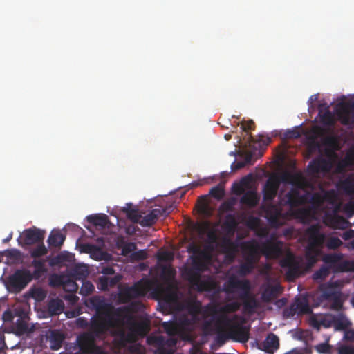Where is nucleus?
<instances>
[{"instance_id":"nucleus-1","label":"nucleus","mask_w":354,"mask_h":354,"mask_svg":"<svg viewBox=\"0 0 354 354\" xmlns=\"http://www.w3.org/2000/svg\"><path fill=\"white\" fill-rule=\"evenodd\" d=\"M189 252H192L190 257L191 263L185 266L181 275L189 282L192 290L198 292L209 291L212 288L210 281L202 280L201 274L208 269L212 256L205 250H201L197 246H190Z\"/></svg>"},{"instance_id":"nucleus-2","label":"nucleus","mask_w":354,"mask_h":354,"mask_svg":"<svg viewBox=\"0 0 354 354\" xmlns=\"http://www.w3.org/2000/svg\"><path fill=\"white\" fill-rule=\"evenodd\" d=\"M138 305L137 303H132L127 306L118 308L115 312V316L120 318V321H118L119 325L129 326V331L120 327L116 332L119 344L122 346L133 343L138 335H144L149 331V323L147 321L136 322L132 315V313L138 310Z\"/></svg>"},{"instance_id":"nucleus-3","label":"nucleus","mask_w":354,"mask_h":354,"mask_svg":"<svg viewBox=\"0 0 354 354\" xmlns=\"http://www.w3.org/2000/svg\"><path fill=\"white\" fill-rule=\"evenodd\" d=\"M118 322H120V318L117 317L115 319L111 315L92 320L89 332L77 337L79 350L87 354H105L100 346L95 345V338L105 333L109 328L119 324Z\"/></svg>"},{"instance_id":"nucleus-4","label":"nucleus","mask_w":354,"mask_h":354,"mask_svg":"<svg viewBox=\"0 0 354 354\" xmlns=\"http://www.w3.org/2000/svg\"><path fill=\"white\" fill-rule=\"evenodd\" d=\"M306 237L307 246L304 257L311 265L317 261V258L324 243L329 250H336L342 245V241L338 237L330 236L326 239L324 233L321 232L320 226L318 224L312 225L306 229Z\"/></svg>"},{"instance_id":"nucleus-5","label":"nucleus","mask_w":354,"mask_h":354,"mask_svg":"<svg viewBox=\"0 0 354 354\" xmlns=\"http://www.w3.org/2000/svg\"><path fill=\"white\" fill-rule=\"evenodd\" d=\"M240 290L238 299L241 301L243 312L248 315H252L259 306L256 296L251 292L250 282L247 280H240L234 277H230L227 282L225 292L235 293Z\"/></svg>"},{"instance_id":"nucleus-6","label":"nucleus","mask_w":354,"mask_h":354,"mask_svg":"<svg viewBox=\"0 0 354 354\" xmlns=\"http://www.w3.org/2000/svg\"><path fill=\"white\" fill-rule=\"evenodd\" d=\"M244 262L240 264L236 272L241 277H246L251 273L259 259V245L254 240L245 242L244 245Z\"/></svg>"},{"instance_id":"nucleus-7","label":"nucleus","mask_w":354,"mask_h":354,"mask_svg":"<svg viewBox=\"0 0 354 354\" xmlns=\"http://www.w3.org/2000/svg\"><path fill=\"white\" fill-rule=\"evenodd\" d=\"M320 298L323 301H331L330 308L339 311L343 306V295L338 281L323 283L319 286Z\"/></svg>"},{"instance_id":"nucleus-8","label":"nucleus","mask_w":354,"mask_h":354,"mask_svg":"<svg viewBox=\"0 0 354 354\" xmlns=\"http://www.w3.org/2000/svg\"><path fill=\"white\" fill-rule=\"evenodd\" d=\"M150 287L149 281L141 279L132 286H126L119 290L118 298L121 304H127L129 301L144 297Z\"/></svg>"},{"instance_id":"nucleus-9","label":"nucleus","mask_w":354,"mask_h":354,"mask_svg":"<svg viewBox=\"0 0 354 354\" xmlns=\"http://www.w3.org/2000/svg\"><path fill=\"white\" fill-rule=\"evenodd\" d=\"M31 272L25 269L17 270L6 281V287L12 292H19L32 281Z\"/></svg>"},{"instance_id":"nucleus-10","label":"nucleus","mask_w":354,"mask_h":354,"mask_svg":"<svg viewBox=\"0 0 354 354\" xmlns=\"http://www.w3.org/2000/svg\"><path fill=\"white\" fill-rule=\"evenodd\" d=\"M280 266L286 269V277L288 281H292L302 274L301 261L290 252L281 259Z\"/></svg>"},{"instance_id":"nucleus-11","label":"nucleus","mask_w":354,"mask_h":354,"mask_svg":"<svg viewBox=\"0 0 354 354\" xmlns=\"http://www.w3.org/2000/svg\"><path fill=\"white\" fill-rule=\"evenodd\" d=\"M259 254L262 253L268 258L277 259L283 254V243L270 239L259 244Z\"/></svg>"},{"instance_id":"nucleus-12","label":"nucleus","mask_w":354,"mask_h":354,"mask_svg":"<svg viewBox=\"0 0 354 354\" xmlns=\"http://www.w3.org/2000/svg\"><path fill=\"white\" fill-rule=\"evenodd\" d=\"M184 307L185 309L188 311V314H187V315L198 317V315L201 314L202 306L201 301L198 300H188L185 302ZM216 313V308L210 305L205 306V309H203L202 312L203 317H207L208 314L214 315Z\"/></svg>"},{"instance_id":"nucleus-13","label":"nucleus","mask_w":354,"mask_h":354,"mask_svg":"<svg viewBox=\"0 0 354 354\" xmlns=\"http://www.w3.org/2000/svg\"><path fill=\"white\" fill-rule=\"evenodd\" d=\"M280 204L297 207L305 203V195H302L299 187H292L284 196H279Z\"/></svg>"},{"instance_id":"nucleus-14","label":"nucleus","mask_w":354,"mask_h":354,"mask_svg":"<svg viewBox=\"0 0 354 354\" xmlns=\"http://www.w3.org/2000/svg\"><path fill=\"white\" fill-rule=\"evenodd\" d=\"M338 207L334 212L326 215L325 223L328 227L333 229L345 230L351 227V223L347 219L337 214Z\"/></svg>"},{"instance_id":"nucleus-15","label":"nucleus","mask_w":354,"mask_h":354,"mask_svg":"<svg viewBox=\"0 0 354 354\" xmlns=\"http://www.w3.org/2000/svg\"><path fill=\"white\" fill-rule=\"evenodd\" d=\"M21 238L23 244L26 245L42 243L44 238V232L33 227L24 230Z\"/></svg>"},{"instance_id":"nucleus-16","label":"nucleus","mask_w":354,"mask_h":354,"mask_svg":"<svg viewBox=\"0 0 354 354\" xmlns=\"http://www.w3.org/2000/svg\"><path fill=\"white\" fill-rule=\"evenodd\" d=\"M169 213L168 208H156L149 212V214L142 217L140 225L143 227H150L155 223L158 218L162 216H167Z\"/></svg>"},{"instance_id":"nucleus-17","label":"nucleus","mask_w":354,"mask_h":354,"mask_svg":"<svg viewBox=\"0 0 354 354\" xmlns=\"http://www.w3.org/2000/svg\"><path fill=\"white\" fill-rule=\"evenodd\" d=\"M227 334L230 338L234 341L245 343L249 338V330L245 326L241 325L238 322L234 326H231L227 330Z\"/></svg>"},{"instance_id":"nucleus-18","label":"nucleus","mask_w":354,"mask_h":354,"mask_svg":"<svg viewBox=\"0 0 354 354\" xmlns=\"http://www.w3.org/2000/svg\"><path fill=\"white\" fill-rule=\"evenodd\" d=\"M279 181L277 178L269 177L263 189V200L265 201H273L279 192Z\"/></svg>"},{"instance_id":"nucleus-19","label":"nucleus","mask_w":354,"mask_h":354,"mask_svg":"<svg viewBox=\"0 0 354 354\" xmlns=\"http://www.w3.org/2000/svg\"><path fill=\"white\" fill-rule=\"evenodd\" d=\"M175 322L181 331H191L198 322V317L183 314L176 317Z\"/></svg>"},{"instance_id":"nucleus-20","label":"nucleus","mask_w":354,"mask_h":354,"mask_svg":"<svg viewBox=\"0 0 354 354\" xmlns=\"http://www.w3.org/2000/svg\"><path fill=\"white\" fill-rule=\"evenodd\" d=\"M319 116L320 122L325 126L333 127L335 124V115L329 109L326 104H320L319 106Z\"/></svg>"},{"instance_id":"nucleus-21","label":"nucleus","mask_w":354,"mask_h":354,"mask_svg":"<svg viewBox=\"0 0 354 354\" xmlns=\"http://www.w3.org/2000/svg\"><path fill=\"white\" fill-rule=\"evenodd\" d=\"M328 162L324 158H315L308 165V172L313 174L321 171H326L328 170Z\"/></svg>"},{"instance_id":"nucleus-22","label":"nucleus","mask_w":354,"mask_h":354,"mask_svg":"<svg viewBox=\"0 0 354 354\" xmlns=\"http://www.w3.org/2000/svg\"><path fill=\"white\" fill-rule=\"evenodd\" d=\"M239 321H243V318L239 315H234L230 318L226 314H222L216 319V326L218 330H222L223 326L228 330L231 326L235 325Z\"/></svg>"},{"instance_id":"nucleus-23","label":"nucleus","mask_w":354,"mask_h":354,"mask_svg":"<svg viewBox=\"0 0 354 354\" xmlns=\"http://www.w3.org/2000/svg\"><path fill=\"white\" fill-rule=\"evenodd\" d=\"M291 310L295 311V313L300 315H306L312 313V310L309 306L308 300L305 297H298L291 306Z\"/></svg>"},{"instance_id":"nucleus-24","label":"nucleus","mask_w":354,"mask_h":354,"mask_svg":"<svg viewBox=\"0 0 354 354\" xmlns=\"http://www.w3.org/2000/svg\"><path fill=\"white\" fill-rule=\"evenodd\" d=\"M259 201V197L257 192L254 190H250L243 194L240 199V203L248 207L253 208L256 207Z\"/></svg>"},{"instance_id":"nucleus-25","label":"nucleus","mask_w":354,"mask_h":354,"mask_svg":"<svg viewBox=\"0 0 354 354\" xmlns=\"http://www.w3.org/2000/svg\"><path fill=\"white\" fill-rule=\"evenodd\" d=\"M122 277L120 275H116L112 277H100L98 279V288L102 291L108 290L109 288L113 287L120 281Z\"/></svg>"},{"instance_id":"nucleus-26","label":"nucleus","mask_w":354,"mask_h":354,"mask_svg":"<svg viewBox=\"0 0 354 354\" xmlns=\"http://www.w3.org/2000/svg\"><path fill=\"white\" fill-rule=\"evenodd\" d=\"M64 310V302L59 299H51L48 304V311L50 316L59 315Z\"/></svg>"},{"instance_id":"nucleus-27","label":"nucleus","mask_w":354,"mask_h":354,"mask_svg":"<svg viewBox=\"0 0 354 354\" xmlns=\"http://www.w3.org/2000/svg\"><path fill=\"white\" fill-rule=\"evenodd\" d=\"M32 266L34 267V271L31 273L32 279L38 280L48 272L45 261L43 260L34 259L32 261Z\"/></svg>"},{"instance_id":"nucleus-28","label":"nucleus","mask_w":354,"mask_h":354,"mask_svg":"<svg viewBox=\"0 0 354 354\" xmlns=\"http://www.w3.org/2000/svg\"><path fill=\"white\" fill-rule=\"evenodd\" d=\"M279 347V339L274 333H270L264 342V350L269 353H273Z\"/></svg>"},{"instance_id":"nucleus-29","label":"nucleus","mask_w":354,"mask_h":354,"mask_svg":"<svg viewBox=\"0 0 354 354\" xmlns=\"http://www.w3.org/2000/svg\"><path fill=\"white\" fill-rule=\"evenodd\" d=\"M64 336L59 330L50 332L49 336L50 348L51 350L57 351L62 346Z\"/></svg>"},{"instance_id":"nucleus-30","label":"nucleus","mask_w":354,"mask_h":354,"mask_svg":"<svg viewBox=\"0 0 354 354\" xmlns=\"http://www.w3.org/2000/svg\"><path fill=\"white\" fill-rule=\"evenodd\" d=\"M88 275V267L77 265L71 270V276L75 280L84 281Z\"/></svg>"},{"instance_id":"nucleus-31","label":"nucleus","mask_w":354,"mask_h":354,"mask_svg":"<svg viewBox=\"0 0 354 354\" xmlns=\"http://www.w3.org/2000/svg\"><path fill=\"white\" fill-rule=\"evenodd\" d=\"M66 236L59 232L52 231L48 236V243L50 247L59 248L64 243Z\"/></svg>"},{"instance_id":"nucleus-32","label":"nucleus","mask_w":354,"mask_h":354,"mask_svg":"<svg viewBox=\"0 0 354 354\" xmlns=\"http://www.w3.org/2000/svg\"><path fill=\"white\" fill-rule=\"evenodd\" d=\"M281 292V287L279 285L270 286L263 290L262 298L263 301H270L275 298Z\"/></svg>"},{"instance_id":"nucleus-33","label":"nucleus","mask_w":354,"mask_h":354,"mask_svg":"<svg viewBox=\"0 0 354 354\" xmlns=\"http://www.w3.org/2000/svg\"><path fill=\"white\" fill-rule=\"evenodd\" d=\"M87 221L95 226L104 227L109 223V218L106 214H93L88 216Z\"/></svg>"},{"instance_id":"nucleus-34","label":"nucleus","mask_w":354,"mask_h":354,"mask_svg":"<svg viewBox=\"0 0 354 354\" xmlns=\"http://www.w3.org/2000/svg\"><path fill=\"white\" fill-rule=\"evenodd\" d=\"M243 158H244V160L243 161H239V162H234L231 165V171L233 172H235L236 171H239V169L243 168L245 166H246L248 164H252V152H245L242 155Z\"/></svg>"},{"instance_id":"nucleus-35","label":"nucleus","mask_w":354,"mask_h":354,"mask_svg":"<svg viewBox=\"0 0 354 354\" xmlns=\"http://www.w3.org/2000/svg\"><path fill=\"white\" fill-rule=\"evenodd\" d=\"M24 316L26 315H21L15 322V330L17 335H25L29 331L27 322L23 319Z\"/></svg>"},{"instance_id":"nucleus-36","label":"nucleus","mask_w":354,"mask_h":354,"mask_svg":"<svg viewBox=\"0 0 354 354\" xmlns=\"http://www.w3.org/2000/svg\"><path fill=\"white\" fill-rule=\"evenodd\" d=\"M342 259V254H328L323 257V261L328 265L326 266L333 268L335 266V265L341 261Z\"/></svg>"},{"instance_id":"nucleus-37","label":"nucleus","mask_w":354,"mask_h":354,"mask_svg":"<svg viewBox=\"0 0 354 354\" xmlns=\"http://www.w3.org/2000/svg\"><path fill=\"white\" fill-rule=\"evenodd\" d=\"M241 304L237 301H231L221 306L218 309V312L222 314H227L235 313L240 310ZM218 312V310H217Z\"/></svg>"},{"instance_id":"nucleus-38","label":"nucleus","mask_w":354,"mask_h":354,"mask_svg":"<svg viewBox=\"0 0 354 354\" xmlns=\"http://www.w3.org/2000/svg\"><path fill=\"white\" fill-rule=\"evenodd\" d=\"M336 331H345L351 326V322L344 317H337L333 320Z\"/></svg>"},{"instance_id":"nucleus-39","label":"nucleus","mask_w":354,"mask_h":354,"mask_svg":"<svg viewBox=\"0 0 354 354\" xmlns=\"http://www.w3.org/2000/svg\"><path fill=\"white\" fill-rule=\"evenodd\" d=\"M331 268L327 266H322L315 271L313 278L315 281H324L328 277Z\"/></svg>"},{"instance_id":"nucleus-40","label":"nucleus","mask_w":354,"mask_h":354,"mask_svg":"<svg viewBox=\"0 0 354 354\" xmlns=\"http://www.w3.org/2000/svg\"><path fill=\"white\" fill-rule=\"evenodd\" d=\"M21 315H26V313L23 310H6L3 313V319L5 322H13V320L15 317H19Z\"/></svg>"},{"instance_id":"nucleus-41","label":"nucleus","mask_w":354,"mask_h":354,"mask_svg":"<svg viewBox=\"0 0 354 354\" xmlns=\"http://www.w3.org/2000/svg\"><path fill=\"white\" fill-rule=\"evenodd\" d=\"M91 306L95 309L97 312L102 311L106 309V304L105 301L98 296L93 297L90 299Z\"/></svg>"},{"instance_id":"nucleus-42","label":"nucleus","mask_w":354,"mask_h":354,"mask_svg":"<svg viewBox=\"0 0 354 354\" xmlns=\"http://www.w3.org/2000/svg\"><path fill=\"white\" fill-rule=\"evenodd\" d=\"M330 339L325 342L315 345L314 348L319 354H333V346L329 344Z\"/></svg>"},{"instance_id":"nucleus-43","label":"nucleus","mask_w":354,"mask_h":354,"mask_svg":"<svg viewBox=\"0 0 354 354\" xmlns=\"http://www.w3.org/2000/svg\"><path fill=\"white\" fill-rule=\"evenodd\" d=\"M162 326L164 330H165L169 335H176L181 331L176 321L164 322Z\"/></svg>"},{"instance_id":"nucleus-44","label":"nucleus","mask_w":354,"mask_h":354,"mask_svg":"<svg viewBox=\"0 0 354 354\" xmlns=\"http://www.w3.org/2000/svg\"><path fill=\"white\" fill-rule=\"evenodd\" d=\"M250 176L242 178L241 182L239 183H234L233 185V192L236 195H241L245 193V187L247 185Z\"/></svg>"},{"instance_id":"nucleus-45","label":"nucleus","mask_w":354,"mask_h":354,"mask_svg":"<svg viewBox=\"0 0 354 354\" xmlns=\"http://www.w3.org/2000/svg\"><path fill=\"white\" fill-rule=\"evenodd\" d=\"M66 279V277L54 274L49 278L50 286L51 287H62Z\"/></svg>"},{"instance_id":"nucleus-46","label":"nucleus","mask_w":354,"mask_h":354,"mask_svg":"<svg viewBox=\"0 0 354 354\" xmlns=\"http://www.w3.org/2000/svg\"><path fill=\"white\" fill-rule=\"evenodd\" d=\"M80 252L87 254H94L95 252H100V248L90 243H82L80 245Z\"/></svg>"},{"instance_id":"nucleus-47","label":"nucleus","mask_w":354,"mask_h":354,"mask_svg":"<svg viewBox=\"0 0 354 354\" xmlns=\"http://www.w3.org/2000/svg\"><path fill=\"white\" fill-rule=\"evenodd\" d=\"M94 286L89 281H83L82 286L80 289V294L83 296H88L94 291Z\"/></svg>"},{"instance_id":"nucleus-48","label":"nucleus","mask_w":354,"mask_h":354,"mask_svg":"<svg viewBox=\"0 0 354 354\" xmlns=\"http://www.w3.org/2000/svg\"><path fill=\"white\" fill-rule=\"evenodd\" d=\"M62 287L65 291L70 292H75L78 289V285L76 281L71 279H66Z\"/></svg>"},{"instance_id":"nucleus-49","label":"nucleus","mask_w":354,"mask_h":354,"mask_svg":"<svg viewBox=\"0 0 354 354\" xmlns=\"http://www.w3.org/2000/svg\"><path fill=\"white\" fill-rule=\"evenodd\" d=\"M175 272L174 269L169 266L163 267L161 272V278L167 282H169L173 280L174 277Z\"/></svg>"},{"instance_id":"nucleus-50","label":"nucleus","mask_w":354,"mask_h":354,"mask_svg":"<svg viewBox=\"0 0 354 354\" xmlns=\"http://www.w3.org/2000/svg\"><path fill=\"white\" fill-rule=\"evenodd\" d=\"M266 213H267L270 219L274 220L279 216L281 212L279 208H278L276 205H269L266 209Z\"/></svg>"},{"instance_id":"nucleus-51","label":"nucleus","mask_w":354,"mask_h":354,"mask_svg":"<svg viewBox=\"0 0 354 354\" xmlns=\"http://www.w3.org/2000/svg\"><path fill=\"white\" fill-rule=\"evenodd\" d=\"M222 246L225 252L230 253L231 255H232V257H234L236 246L232 241L228 239H225L222 243Z\"/></svg>"},{"instance_id":"nucleus-52","label":"nucleus","mask_w":354,"mask_h":354,"mask_svg":"<svg viewBox=\"0 0 354 354\" xmlns=\"http://www.w3.org/2000/svg\"><path fill=\"white\" fill-rule=\"evenodd\" d=\"M48 253V250L44 246L43 242L39 244L37 247L32 250L31 252V256L34 258L43 257Z\"/></svg>"},{"instance_id":"nucleus-53","label":"nucleus","mask_w":354,"mask_h":354,"mask_svg":"<svg viewBox=\"0 0 354 354\" xmlns=\"http://www.w3.org/2000/svg\"><path fill=\"white\" fill-rule=\"evenodd\" d=\"M31 296L37 301H42L46 297V292L41 288H36L32 290Z\"/></svg>"},{"instance_id":"nucleus-54","label":"nucleus","mask_w":354,"mask_h":354,"mask_svg":"<svg viewBox=\"0 0 354 354\" xmlns=\"http://www.w3.org/2000/svg\"><path fill=\"white\" fill-rule=\"evenodd\" d=\"M67 261V256L64 254L61 253L57 256H55L53 259L50 261V266H59L62 264V263H64Z\"/></svg>"},{"instance_id":"nucleus-55","label":"nucleus","mask_w":354,"mask_h":354,"mask_svg":"<svg viewBox=\"0 0 354 354\" xmlns=\"http://www.w3.org/2000/svg\"><path fill=\"white\" fill-rule=\"evenodd\" d=\"M340 187L342 189H343L344 192H345L347 194L353 193V191H354L353 183L348 180H343L340 183Z\"/></svg>"},{"instance_id":"nucleus-56","label":"nucleus","mask_w":354,"mask_h":354,"mask_svg":"<svg viewBox=\"0 0 354 354\" xmlns=\"http://www.w3.org/2000/svg\"><path fill=\"white\" fill-rule=\"evenodd\" d=\"M225 226L229 230H234L236 226V221L234 216L228 214L227 217H225Z\"/></svg>"},{"instance_id":"nucleus-57","label":"nucleus","mask_w":354,"mask_h":354,"mask_svg":"<svg viewBox=\"0 0 354 354\" xmlns=\"http://www.w3.org/2000/svg\"><path fill=\"white\" fill-rule=\"evenodd\" d=\"M270 178H277V179H278V180L279 181V184H280L281 183H290L293 176L291 174L286 172V173H282L280 176H271Z\"/></svg>"},{"instance_id":"nucleus-58","label":"nucleus","mask_w":354,"mask_h":354,"mask_svg":"<svg viewBox=\"0 0 354 354\" xmlns=\"http://www.w3.org/2000/svg\"><path fill=\"white\" fill-rule=\"evenodd\" d=\"M337 354H354V346L342 345L337 348Z\"/></svg>"},{"instance_id":"nucleus-59","label":"nucleus","mask_w":354,"mask_h":354,"mask_svg":"<svg viewBox=\"0 0 354 354\" xmlns=\"http://www.w3.org/2000/svg\"><path fill=\"white\" fill-rule=\"evenodd\" d=\"M210 194L212 196L217 199H221L223 196L224 191L223 189L219 186L213 187L211 189Z\"/></svg>"},{"instance_id":"nucleus-60","label":"nucleus","mask_w":354,"mask_h":354,"mask_svg":"<svg viewBox=\"0 0 354 354\" xmlns=\"http://www.w3.org/2000/svg\"><path fill=\"white\" fill-rule=\"evenodd\" d=\"M311 203L319 207L324 203V198L319 193H314L311 197Z\"/></svg>"},{"instance_id":"nucleus-61","label":"nucleus","mask_w":354,"mask_h":354,"mask_svg":"<svg viewBox=\"0 0 354 354\" xmlns=\"http://www.w3.org/2000/svg\"><path fill=\"white\" fill-rule=\"evenodd\" d=\"M132 257L135 260L143 261L147 259V254L145 250H139L133 252Z\"/></svg>"},{"instance_id":"nucleus-62","label":"nucleus","mask_w":354,"mask_h":354,"mask_svg":"<svg viewBox=\"0 0 354 354\" xmlns=\"http://www.w3.org/2000/svg\"><path fill=\"white\" fill-rule=\"evenodd\" d=\"M344 340L354 342V329H348L344 332Z\"/></svg>"},{"instance_id":"nucleus-63","label":"nucleus","mask_w":354,"mask_h":354,"mask_svg":"<svg viewBox=\"0 0 354 354\" xmlns=\"http://www.w3.org/2000/svg\"><path fill=\"white\" fill-rule=\"evenodd\" d=\"M129 218L132 220L134 223H139L140 222L142 218H143L141 215L138 214L137 211L133 210L128 214Z\"/></svg>"},{"instance_id":"nucleus-64","label":"nucleus","mask_w":354,"mask_h":354,"mask_svg":"<svg viewBox=\"0 0 354 354\" xmlns=\"http://www.w3.org/2000/svg\"><path fill=\"white\" fill-rule=\"evenodd\" d=\"M312 133L314 138H317L319 137L323 136L325 133V131L323 128L320 127H315L312 129Z\"/></svg>"}]
</instances>
